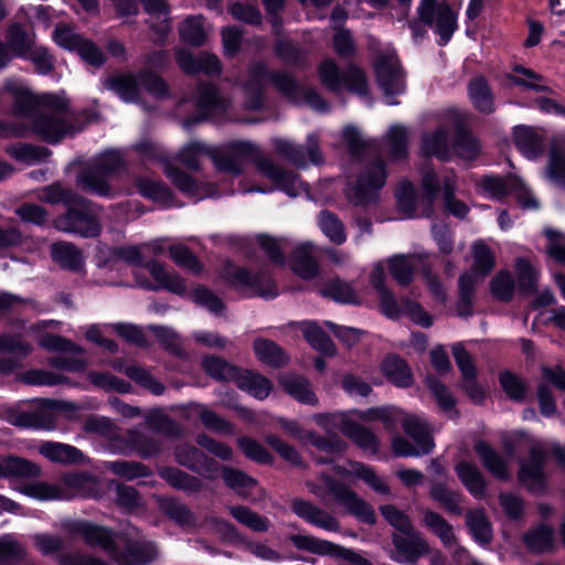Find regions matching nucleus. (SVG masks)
Returning <instances> with one entry per match:
<instances>
[{
	"label": "nucleus",
	"instance_id": "obj_1",
	"mask_svg": "<svg viewBox=\"0 0 565 565\" xmlns=\"http://www.w3.org/2000/svg\"><path fill=\"white\" fill-rule=\"evenodd\" d=\"M3 89L14 99V113L30 118L32 130L43 140L56 142L74 131L70 102L63 92L36 95L18 78H8Z\"/></svg>",
	"mask_w": 565,
	"mask_h": 565
},
{
	"label": "nucleus",
	"instance_id": "obj_2",
	"mask_svg": "<svg viewBox=\"0 0 565 565\" xmlns=\"http://www.w3.org/2000/svg\"><path fill=\"white\" fill-rule=\"evenodd\" d=\"M212 161L218 170L238 175L242 173L244 161H252L256 168L275 184V189L285 192L290 198L307 195L308 184L305 183L298 174L286 170L275 163L271 159L265 157L260 149L250 141L239 140L228 142L222 147L214 148ZM273 189H246L244 192L268 193Z\"/></svg>",
	"mask_w": 565,
	"mask_h": 565
},
{
	"label": "nucleus",
	"instance_id": "obj_3",
	"mask_svg": "<svg viewBox=\"0 0 565 565\" xmlns=\"http://www.w3.org/2000/svg\"><path fill=\"white\" fill-rule=\"evenodd\" d=\"M273 84L275 88L294 103H306L317 111H327L329 106L313 88H302L285 72H270L264 63L256 62L248 70V79L243 87L248 96L247 106L258 109L263 105V90Z\"/></svg>",
	"mask_w": 565,
	"mask_h": 565
},
{
	"label": "nucleus",
	"instance_id": "obj_4",
	"mask_svg": "<svg viewBox=\"0 0 565 565\" xmlns=\"http://www.w3.org/2000/svg\"><path fill=\"white\" fill-rule=\"evenodd\" d=\"M20 492L41 501L98 498L102 495L98 479L85 471L68 472L54 482L33 481L23 484Z\"/></svg>",
	"mask_w": 565,
	"mask_h": 565
},
{
	"label": "nucleus",
	"instance_id": "obj_5",
	"mask_svg": "<svg viewBox=\"0 0 565 565\" xmlns=\"http://www.w3.org/2000/svg\"><path fill=\"white\" fill-rule=\"evenodd\" d=\"M319 480L323 486L318 484L315 481H306L305 484L310 493L321 500H324L329 492L333 495L337 503L343 507L349 514L363 523H375L376 515L372 507L364 499L358 495V493H355L350 487L343 482L333 480L324 473L320 475Z\"/></svg>",
	"mask_w": 565,
	"mask_h": 565
},
{
	"label": "nucleus",
	"instance_id": "obj_6",
	"mask_svg": "<svg viewBox=\"0 0 565 565\" xmlns=\"http://www.w3.org/2000/svg\"><path fill=\"white\" fill-rule=\"evenodd\" d=\"M462 0H420L417 14L438 36V44L446 45L458 29Z\"/></svg>",
	"mask_w": 565,
	"mask_h": 565
},
{
	"label": "nucleus",
	"instance_id": "obj_7",
	"mask_svg": "<svg viewBox=\"0 0 565 565\" xmlns=\"http://www.w3.org/2000/svg\"><path fill=\"white\" fill-rule=\"evenodd\" d=\"M142 161L160 162L164 166V173L171 182L185 195L195 201L202 200L209 194V191L195 182L190 175L170 166L164 149L150 139H143L132 146Z\"/></svg>",
	"mask_w": 565,
	"mask_h": 565
},
{
	"label": "nucleus",
	"instance_id": "obj_8",
	"mask_svg": "<svg viewBox=\"0 0 565 565\" xmlns=\"http://www.w3.org/2000/svg\"><path fill=\"white\" fill-rule=\"evenodd\" d=\"M385 270L382 264H376L371 274V282L379 292L382 312L390 318L407 315L415 323L428 328L433 324L431 317L415 301L408 298L395 299L385 287Z\"/></svg>",
	"mask_w": 565,
	"mask_h": 565
},
{
	"label": "nucleus",
	"instance_id": "obj_9",
	"mask_svg": "<svg viewBox=\"0 0 565 565\" xmlns=\"http://www.w3.org/2000/svg\"><path fill=\"white\" fill-rule=\"evenodd\" d=\"M360 174L354 184L345 190L348 200L356 206L367 207L375 204L380 190L385 184L386 171L382 159L360 161Z\"/></svg>",
	"mask_w": 565,
	"mask_h": 565
},
{
	"label": "nucleus",
	"instance_id": "obj_10",
	"mask_svg": "<svg viewBox=\"0 0 565 565\" xmlns=\"http://www.w3.org/2000/svg\"><path fill=\"white\" fill-rule=\"evenodd\" d=\"M423 194L416 192L409 182H402L396 192L399 210L406 217H424L430 215L433 203L439 192V184L435 172L427 171L422 181Z\"/></svg>",
	"mask_w": 565,
	"mask_h": 565
},
{
	"label": "nucleus",
	"instance_id": "obj_11",
	"mask_svg": "<svg viewBox=\"0 0 565 565\" xmlns=\"http://www.w3.org/2000/svg\"><path fill=\"white\" fill-rule=\"evenodd\" d=\"M124 167V159L119 151L107 150L99 154L92 167L83 170L76 179V184L99 196H109L111 189L107 177Z\"/></svg>",
	"mask_w": 565,
	"mask_h": 565
},
{
	"label": "nucleus",
	"instance_id": "obj_12",
	"mask_svg": "<svg viewBox=\"0 0 565 565\" xmlns=\"http://www.w3.org/2000/svg\"><path fill=\"white\" fill-rule=\"evenodd\" d=\"M82 203L70 205L66 212L54 220L57 231L79 235L82 237H95L100 233L98 222L99 209L82 196Z\"/></svg>",
	"mask_w": 565,
	"mask_h": 565
},
{
	"label": "nucleus",
	"instance_id": "obj_13",
	"mask_svg": "<svg viewBox=\"0 0 565 565\" xmlns=\"http://www.w3.org/2000/svg\"><path fill=\"white\" fill-rule=\"evenodd\" d=\"M221 275L223 279L245 297L274 298L278 295L277 288L266 273L252 274L244 267L227 262Z\"/></svg>",
	"mask_w": 565,
	"mask_h": 565
},
{
	"label": "nucleus",
	"instance_id": "obj_14",
	"mask_svg": "<svg viewBox=\"0 0 565 565\" xmlns=\"http://www.w3.org/2000/svg\"><path fill=\"white\" fill-rule=\"evenodd\" d=\"M493 266L494 258L490 249L482 243L475 244L472 271L461 275L459 279V316L470 315L476 285L492 270Z\"/></svg>",
	"mask_w": 565,
	"mask_h": 565
},
{
	"label": "nucleus",
	"instance_id": "obj_15",
	"mask_svg": "<svg viewBox=\"0 0 565 565\" xmlns=\"http://www.w3.org/2000/svg\"><path fill=\"white\" fill-rule=\"evenodd\" d=\"M313 420L329 434L341 431L362 449L373 454L377 451L375 435L352 419L348 413L317 414Z\"/></svg>",
	"mask_w": 565,
	"mask_h": 565
},
{
	"label": "nucleus",
	"instance_id": "obj_16",
	"mask_svg": "<svg viewBox=\"0 0 565 565\" xmlns=\"http://www.w3.org/2000/svg\"><path fill=\"white\" fill-rule=\"evenodd\" d=\"M318 76L321 84L333 93H340L343 89L364 95L367 90V84L364 73L355 67L349 66L345 72H341L331 58L322 61L318 67Z\"/></svg>",
	"mask_w": 565,
	"mask_h": 565
},
{
	"label": "nucleus",
	"instance_id": "obj_17",
	"mask_svg": "<svg viewBox=\"0 0 565 565\" xmlns=\"http://www.w3.org/2000/svg\"><path fill=\"white\" fill-rule=\"evenodd\" d=\"M403 428L414 440L415 446L402 436H395L392 440V448L398 457H419L429 454L435 447L430 429L425 420L409 415L404 419Z\"/></svg>",
	"mask_w": 565,
	"mask_h": 565
},
{
	"label": "nucleus",
	"instance_id": "obj_18",
	"mask_svg": "<svg viewBox=\"0 0 565 565\" xmlns=\"http://www.w3.org/2000/svg\"><path fill=\"white\" fill-rule=\"evenodd\" d=\"M289 540L297 550L317 554L319 556L341 558L345 562L343 565H372L370 561L360 554L312 535L294 534Z\"/></svg>",
	"mask_w": 565,
	"mask_h": 565
},
{
	"label": "nucleus",
	"instance_id": "obj_19",
	"mask_svg": "<svg viewBox=\"0 0 565 565\" xmlns=\"http://www.w3.org/2000/svg\"><path fill=\"white\" fill-rule=\"evenodd\" d=\"M481 190L484 195L493 200H501L508 194L515 196L524 209H537L539 201L525 186L523 181L516 177H508L505 179L499 177H487L481 182Z\"/></svg>",
	"mask_w": 565,
	"mask_h": 565
},
{
	"label": "nucleus",
	"instance_id": "obj_20",
	"mask_svg": "<svg viewBox=\"0 0 565 565\" xmlns=\"http://www.w3.org/2000/svg\"><path fill=\"white\" fill-rule=\"evenodd\" d=\"M39 343L46 350L62 352L60 355L51 359L50 363L52 366L68 372H79L85 369L86 362L83 358V351L76 344L55 334L42 335Z\"/></svg>",
	"mask_w": 565,
	"mask_h": 565
},
{
	"label": "nucleus",
	"instance_id": "obj_21",
	"mask_svg": "<svg viewBox=\"0 0 565 565\" xmlns=\"http://www.w3.org/2000/svg\"><path fill=\"white\" fill-rule=\"evenodd\" d=\"M377 82L386 96L387 105H397L394 95L404 92V77L398 60L393 51L379 55L375 62Z\"/></svg>",
	"mask_w": 565,
	"mask_h": 565
},
{
	"label": "nucleus",
	"instance_id": "obj_22",
	"mask_svg": "<svg viewBox=\"0 0 565 565\" xmlns=\"http://www.w3.org/2000/svg\"><path fill=\"white\" fill-rule=\"evenodd\" d=\"M53 40L58 46L77 52L85 62L94 66H100L104 63L102 51L93 42L77 34L70 25H56Z\"/></svg>",
	"mask_w": 565,
	"mask_h": 565
},
{
	"label": "nucleus",
	"instance_id": "obj_23",
	"mask_svg": "<svg viewBox=\"0 0 565 565\" xmlns=\"http://www.w3.org/2000/svg\"><path fill=\"white\" fill-rule=\"evenodd\" d=\"M276 152L297 167H306L309 162L318 164L322 161L317 135L311 134L307 138V145H296L286 139H274Z\"/></svg>",
	"mask_w": 565,
	"mask_h": 565
},
{
	"label": "nucleus",
	"instance_id": "obj_24",
	"mask_svg": "<svg viewBox=\"0 0 565 565\" xmlns=\"http://www.w3.org/2000/svg\"><path fill=\"white\" fill-rule=\"evenodd\" d=\"M290 510L306 523L326 532H340V521L329 511L302 498H294L289 502Z\"/></svg>",
	"mask_w": 565,
	"mask_h": 565
},
{
	"label": "nucleus",
	"instance_id": "obj_25",
	"mask_svg": "<svg viewBox=\"0 0 565 565\" xmlns=\"http://www.w3.org/2000/svg\"><path fill=\"white\" fill-rule=\"evenodd\" d=\"M195 105L199 116L195 119L183 120V127L185 129H189L203 119L222 114L228 107L230 102L227 98L221 96L215 86L201 84L195 96Z\"/></svg>",
	"mask_w": 565,
	"mask_h": 565
},
{
	"label": "nucleus",
	"instance_id": "obj_26",
	"mask_svg": "<svg viewBox=\"0 0 565 565\" xmlns=\"http://www.w3.org/2000/svg\"><path fill=\"white\" fill-rule=\"evenodd\" d=\"M545 458V449L541 443H537L531 447L530 458L520 462L519 480L533 492L544 490L545 477L543 466Z\"/></svg>",
	"mask_w": 565,
	"mask_h": 565
},
{
	"label": "nucleus",
	"instance_id": "obj_27",
	"mask_svg": "<svg viewBox=\"0 0 565 565\" xmlns=\"http://www.w3.org/2000/svg\"><path fill=\"white\" fill-rule=\"evenodd\" d=\"M67 529L81 535L90 546H98L104 550L113 559L115 558L119 537L109 530L86 521H74Z\"/></svg>",
	"mask_w": 565,
	"mask_h": 565
},
{
	"label": "nucleus",
	"instance_id": "obj_28",
	"mask_svg": "<svg viewBox=\"0 0 565 565\" xmlns=\"http://www.w3.org/2000/svg\"><path fill=\"white\" fill-rule=\"evenodd\" d=\"M392 558L401 564L414 565L417 559L429 552L428 543L412 529L406 533L395 534Z\"/></svg>",
	"mask_w": 565,
	"mask_h": 565
},
{
	"label": "nucleus",
	"instance_id": "obj_29",
	"mask_svg": "<svg viewBox=\"0 0 565 565\" xmlns=\"http://www.w3.org/2000/svg\"><path fill=\"white\" fill-rule=\"evenodd\" d=\"M177 62L189 74L203 72L206 75H217L221 73L220 60L209 52H201L198 56H194L186 50H180L177 54Z\"/></svg>",
	"mask_w": 565,
	"mask_h": 565
},
{
	"label": "nucleus",
	"instance_id": "obj_30",
	"mask_svg": "<svg viewBox=\"0 0 565 565\" xmlns=\"http://www.w3.org/2000/svg\"><path fill=\"white\" fill-rule=\"evenodd\" d=\"M41 475V468L34 462L17 457L0 455V479H32Z\"/></svg>",
	"mask_w": 565,
	"mask_h": 565
},
{
	"label": "nucleus",
	"instance_id": "obj_31",
	"mask_svg": "<svg viewBox=\"0 0 565 565\" xmlns=\"http://www.w3.org/2000/svg\"><path fill=\"white\" fill-rule=\"evenodd\" d=\"M454 469L462 486L472 497L477 499L484 497L487 481L475 463L467 460H459Z\"/></svg>",
	"mask_w": 565,
	"mask_h": 565
},
{
	"label": "nucleus",
	"instance_id": "obj_32",
	"mask_svg": "<svg viewBox=\"0 0 565 565\" xmlns=\"http://www.w3.org/2000/svg\"><path fill=\"white\" fill-rule=\"evenodd\" d=\"M104 87L126 103H135L140 95V79L131 73L115 74L104 81Z\"/></svg>",
	"mask_w": 565,
	"mask_h": 565
},
{
	"label": "nucleus",
	"instance_id": "obj_33",
	"mask_svg": "<svg viewBox=\"0 0 565 565\" xmlns=\"http://www.w3.org/2000/svg\"><path fill=\"white\" fill-rule=\"evenodd\" d=\"M291 267L303 279H311L317 276L319 267L313 258V245L311 243H299L295 246Z\"/></svg>",
	"mask_w": 565,
	"mask_h": 565
},
{
	"label": "nucleus",
	"instance_id": "obj_34",
	"mask_svg": "<svg viewBox=\"0 0 565 565\" xmlns=\"http://www.w3.org/2000/svg\"><path fill=\"white\" fill-rule=\"evenodd\" d=\"M156 556V548L149 542H130L126 551L120 552L117 548L114 561L119 565H145L151 562Z\"/></svg>",
	"mask_w": 565,
	"mask_h": 565
},
{
	"label": "nucleus",
	"instance_id": "obj_35",
	"mask_svg": "<svg viewBox=\"0 0 565 565\" xmlns=\"http://www.w3.org/2000/svg\"><path fill=\"white\" fill-rule=\"evenodd\" d=\"M39 452L53 462L58 463H76L83 460V452L74 446L44 441L39 446Z\"/></svg>",
	"mask_w": 565,
	"mask_h": 565
},
{
	"label": "nucleus",
	"instance_id": "obj_36",
	"mask_svg": "<svg viewBox=\"0 0 565 565\" xmlns=\"http://www.w3.org/2000/svg\"><path fill=\"white\" fill-rule=\"evenodd\" d=\"M422 150L427 156H435L440 160H448L451 156L449 131L445 127L437 128L422 139Z\"/></svg>",
	"mask_w": 565,
	"mask_h": 565
},
{
	"label": "nucleus",
	"instance_id": "obj_37",
	"mask_svg": "<svg viewBox=\"0 0 565 565\" xmlns=\"http://www.w3.org/2000/svg\"><path fill=\"white\" fill-rule=\"evenodd\" d=\"M51 255L56 264L67 270L78 271L84 265L82 252L71 243H54Z\"/></svg>",
	"mask_w": 565,
	"mask_h": 565
},
{
	"label": "nucleus",
	"instance_id": "obj_38",
	"mask_svg": "<svg viewBox=\"0 0 565 565\" xmlns=\"http://www.w3.org/2000/svg\"><path fill=\"white\" fill-rule=\"evenodd\" d=\"M475 450L480 457L483 466L498 479L508 480L510 472L507 460L493 450L487 443L478 441Z\"/></svg>",
	"mask_w": 565,
	"mask_h": 565
},
{
	"label": "nucleus",
	"instance_id": "obj_39",
	"mask_svg": "<svg viewBox=\"0 0 565 565\" xmlns=\"http://www.w3.org/2000/svg\"><path fill=\"white\" fill-rule=\"evenodd\" d=\"M279 382L282 388L300 403L313 405L317 397L311 390L310 383L302 376L295 374L281 375Z\"/></svg>",
	"mask_w": 565,
	"mask_h": 565
},
{
	"label": "nucleus",
	"instance_id": "obj_40",
	"mask_svg": "<svg viewBox=\"0 0 565 565\" xmlns=\"http://www.w3.org/2000/svg\"><path fill=\"white\" fill-rule=\"evenodd\" d=\"M186 409L196 414L206 429L222 435L234 434L233 425L212 409L207 408L205 405L192 403L186 407Z\"/></svg>",
	"mask_w": 565,
	"mask_h": 565
},
{
	"label": "nucleus",
	"instance_id": "obj_41",
	"mask_svg": "<svg viewBox=\"0 0 565 565\" xmlns=\"http://www.w3.org/2000/svg\"><path fill=\"white\" fill-rule=\"evenodd\" d=\"M143 8L152 19H157L158 22H151V29L158 35V41H162L169 34L171 25L168 19L169 6L167 0H141Z\"/></svg>",
	"mask_w": 565,
	"mask_h": 565
},
{
	"label": "nucleus",
	"instance_id": "obj_42",
	"mask_svg": "<svg viewBox=\"0 0 565 565\" xmlns=\"http://www.w3.org/2000/svg\"><path fill=\"white\" fill-rule=\"evenodd\" d=\"M235 383L258 399H265L273 388L268 379L250 371H239Z\"/></svg>",
	"mask_w": 565,
	"mask_h": 565
},
{
	"label": "nucleus",
	"instance_id": "obj_43",
	"mask_svg": "<svg viewBox=\"0 0 565 565\" xmlns=\"http://www.w3.org/2000/svg\"><path fill=\"white\" fill-rule=\"evenodd\" d=\"M422 263L418 255H395L388 259L392 277L402 286L408 285L413 279L415 267Z\"/></svg>",
	"mask_w": 565,
	"mask_h": 565
},
{
	"label": "nucleus",
	"instance_id": "obj_44",
	"mask_svg": "<svg viewBox=\"0 0 565 565\" xmlns=\"http://www.w3.org/2000/svg\"><path fill=\"white\" fill-rule=\"evenodd\" d=\"M429 492L430 497L447 512L456 515L462 513L461 502L463 495L461 492L450 489L444 482H433Z\"/></svg>",
	"mask_w": 565,
	"mask_h": 565
},
{
	"label": "nucleus",
	"instance_id": "obj_45",
	"mask_svg": "<svg viewBox=\"0 0 565 565\" xmlns=\"http://www.w3.org/2000/svg\"><path fill=\"white\" fill-rule=\"evenodd\" d=\"M335 471L341 476H355L362 479L377 493L388 494L390 492L387 484L370 467L361 462H350V469L338 467Z\"/></svg>",
	"mask_w": 565,
	"mask_h": 565
},
{
	"label": "nucleus",
	"instance_id": "obj_46",
	"mask_svg": "<svg viewBox=\"0 0 565 565\" xmlns=\"http://www.w3.org/2000/svg\"><path fill=\"white\" fill-rule=\"evenodd\" d=\"M335 471L341 476H355L362 479L377 493L388 494L390 492L387 484L370 467L361 462H350V469L338 467Z\"/></svg>",
	"mask_w": 565,
	"mask_h": 565
},
{
	"label": "nucleus",
	"instance_id": "obj_47",
	"mask_svg": "<svg viewBox=\"0 0 565 565\" xmlns=\"http://www.w3.org/2000/svg\"><path fill=\"white\" fill-rule=\"evenodd\" d=\"M179 33L184 43L201 46L207 39V26L201 15L189 17L179 26Z\"/></svg>",
	"mask_w": 565,
	"mask_h": 565
},
{
	"label": "nucleus",
	"instance_id": "obj_48",
	"mask_svg": "<svg viewBox=\"0 0 565 565\" xmlns=\"http://www.w3.org/2000/svg\"><path fill=\"white\" fill-rule=\"evenodd\" d=\"M160 476L170 486L182 490L189 494L196 493L202 489V481L178 468H164L160 471Z\"/></svg>",
	"mask_w": 565,
	"mask_h": 565
},
{
	"label": "nucleus",
	"instance_id": "obj_49",
	"mask_svg": "<svg viewBox=\"0 0 565 565\" xmlns=\"http://www.w3.org/2000/svg\"><path fill=\"white\" fill-rule=\"evenodd\" d=\"M36 198L49 204H64L66 207L74 203H82V196L60 183H52L39 190Z\"/></svg>",
	"mask_w": 565,
	"mask_h": 565
},
{
	"label": "nucleus",
	"instance_id": "obj_50",
	"mask_svg": "<svg viewBox=\"0 0 565 565\" xmlns=\"http://www.w3.org/2000/svg\"><path fill=\"white\" fill-rule=\"evenodd\" d=\"M514 142L527 159H534L542 153V139L530 127L521 126L515 128Z\"/></svg>",
	"mask_w": 565,
	"mask_h": 565
},
{
	"label": "nucleus",
	"instance_id": "obj_51",
	"mask_svg": "<svg viewBox=\"0 0 565 565\" xmlns=\"http://www.w3.org/2000/svg\"><path fill=\"white\" fill-rule=\"evenodd\" d=\"M255 355L259 361L271 366H281L287 363L282 349L271 340L258 338L253 343Z\"/></svg>",
	"mask_w": 565,
	"mask_h": 565
},
{
	"label": "nucleus",
	"instance_id": "obj_52",
	"mask_svg": "<svg viewBox=\"0 0 565 565\" xmlns=\"http://www.w3.org/2000/svg\"><path fill=\"white\" fill-rule=\"evenodd\" d=\"M384 375L397 386L407 387L412 384L413 377L406 362L396 356H387L382 363Z\"/></svg>",
	"mask_w": 565,
	"mask_h": 565
},
{
	"label": "nucleus",
	"instance_id": "obj_53",
	"mask_svg": "<svg viewBox=\"0 0 565 565\" xmlns=\"http://www.w3.org/2000/svg\"><path fill=\"white\" fill-rule=\"evenodd\" d=\"M469 96L475 107L486 114L494 110L491 89L483 77H476L469 83Z\"/></svg>",
	"mask_w": 565,
	"mask_h": 565
},
{
	"label": "nucleus",
	"instance_id": "obj_54",
	"mask_svg": "<svg viewBox=\"0 0 565 565\" xmlns=\"http://www.w3.org/2000/svg\"><path fill=\"white\" fill-rule=\"evenodd\" d=\"M127 448L136 451L142 458H150L161 451L159 440L148 437L139 429H131L126 435Z\"/></svg>",
	"mask_w": 565,
	"mask_h": 565
},
{
	"label": "nucleus",
	"instance_id": "obj_55",
	"mask_svg": "<svg viewBox=\"0 0 565 565\" xmlns=\"http://www.w3.org/2000/svg\"><path fill=\"white\" fill-rule=\"evenodd\" d=\"M145 266L161 288L178 295L185 292L184 280L178 275L168 271L160 263L151 260Z\"/></svg>",
	"mask_w": 565,
	"mask_h": 565
},
{
	"label": "nucleus",
	"instance_id": "obj_56",
	"mask_svg": "<svg viewBox=\"0 0 565 565\" xmlns=\"http://www.w3.org/2000/svg\"><path fill=\"white\" fill-rule=\"evenodd\" d=\"M408 135L404 126L393 125L385 137V148L390 158L394 161L402 160L407 156Z\"/></svg>",
	"mask_w": 565,
	"mask_h": 565
},
{
	"label": "nucleus",
	"instance_id": "obj_57",
	"mask_svg": "<svg viewBox=\"0 0 565 565\" xmlns=\"http://www.w3.org/2000/svg\"><path fill=\"white\" fill-rule=\"evenodd\" d=\"M137 188L142 196L162 206L172 205V193L162 182L151 179H139L137 181Z\"/></svg>",
	"mask_w": 565,
	"mask_h": 565
},
{
	"label": "nucleus",
	"instance_id": "obj_58",
	"mask_svg": "<svg viewBox=\"0 0 565 565\" xmlns=\"http://www.w3.org/2000/svg\"><path fill=\"white\" fill-rule=\"evenodd\" d=\"M301 332L305 339L316 350L330 356L335 354L333 342L316 322H303L301 324Z\"/></svg>",
	"mask_w": 565,
	"mask_h": 565
},
{
	"label": "nucleus",
	"instance_id": "obj_59",
	"mask_svg": "<svg viewBox=\"0 0 565 565\" xmlns=\"http://www.w3.org/2000/svg\"><path fill=\"white\" fill-rule=\"evenodd\" d=\"M425 525L440 539L447 547L456 544V535L452 526L440 514L434 511H426L424 514Z\"/></svg>",
	"mask_w": 565,
	"mask_h": 565
},
{
	"label": "nucleus",
	"instance_id": "obj_60",
	"mask_svg": "<svg viewBox=\"0 0 565 565\" xmlns=\"http://www.w3.org/2000/svg\"><path fill=\"white\" fill-rule=\"evenodd\" d=\"M228 512L237 522L254 532H267L270 526V521L267 518L259 515L247 507H230Z\"/></svg>",
	"mask_w": 565,
	"mask_h": 565
},
{
	"label": "nucleus",
	"instance_id": "obj_61",
	"mask_svg": "<svg viewBox=\"0 0 565 565\" xmlns=\"http://www.w3.org/2000/svg\"><path fill=\"white\" fill-rule=\"evenodd\" d=\"M508 79L524 89H532L535 92H547L548 87L543 83V77L524 66H514L512 72L508 75Z\"/></svg>",
	"mask_w": 565,
	"mask_h": 565
},
{
	"label": "nucleus",
	"instance_id": "obj_62",
	"mask_svg": "<svg viewBox=\"0 0 565 565\" xmlns=\"http://www.w3.org/2000/svg\"><path fill=\"white\" fill-rule=\"evenodd\" d=\"M318 225L321 232L334 244L341 245L347 241V233L340 218L329 211L318 215Z\"/></svg>",
	"mask_w": 565,
	"mask_h": 565
},
{
	"label": "nucleus",
	"instance_id": "obj_63",
	"mask_svg": "<svg viewBox=\"0 0 565 565\" xmlns=\"http://www.w3.org/2000/svg\"><path fill=\"white\" fill-rule=\"evenodd\" d=\"M7 42L10 51L19 56L26 57L33 49V38L20 24L11 25L7 31Z\"/></svg>",
	"mask_w": 565,
	"mask_h": 565
},
{
	"label": "nucleus",
	"instance_id": "obj_64",
	"mask_svg": "<svg viewBox=\"0 0 565 565\" xmlns=\"http://www.w3.org/2000/svg\"><path fill=\"white\" fill-rule=\"evenodd\" d=\"M546 173L551 181L565 188V147L556 141L550 150Z\"/></svg>",
	"mask_w": 565,
	"mask_h": 565
}]
</instances>
